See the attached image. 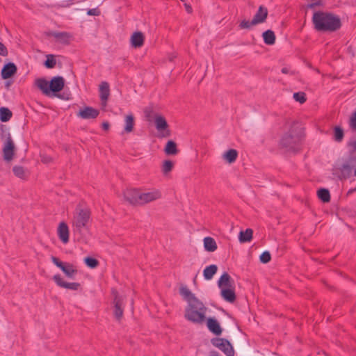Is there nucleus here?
<instances>
[{
	"label": "nucleus",
	"mask_w": 356,
	"mask_h": 356,
	"mask_svg": "<svg viewBox=\"0 0 356 356\" xmlns=\"http://www.w3.org/2000/svg\"><path fill=\"white\" fill-rule=\"evenodd\" d=\"M217 270L218 266L215 264H211L209 266H207L203 271L204 279L207 280H211L213 275L216 273Z\"/></svg>",
	"instance_id": "nucleus-26"
},
{
	"label": "nucleus",
	"mask_w": 356,
	"mask_h": 356,
	"mask_svg": "<svg viewBox=\"0 0 356 356\" xmlns=\"http://www.w3.org/2000/svg\"><path fill=\"white\" fill-rule=\"evenodd\" d=\"M35 86L42 92L45 95H50V81H47L43 78L38 79L35 81Z\"/></svg>",
	"instance_id": "nucleus-23"
},
{
	"label": "nucleus",
	"mask_w": 356,
	"mask_h": 356,
	"mask_svg": "<svg viewBox=\"0 0 356 356\" xmlns=\"http://www.w3.org/2000/svg\"><path fill=\"white\" fill-rule=\"evenodd\" d=\"M207 327L208 329L216 335H220L222 333V328L220 326L219 323L217 320L209 318L207 319Z\"/></svg>",
	"instance_id": "nucleus-24"
},
{
	"label": "nucleus",
	"mask_w": 356,
	"mask_h": 356,
	"mask_svg": "<svg viewBox=\"0 0 356 356\" xmlns=\"http://www.w3.org/2000/svg\"><path fill=\"white\" fill-rule=\"evenodd\" d=\"M343 131L339 127L334 128V140L337 142H341L343 138Z\"/></svg>",
	"instance_id": "nucleus-37"
},
{
	"label": "nucleus",
	"mask_w": 356,
	"mask_h": 356,
	"mask_svg": "<svg viewBox=\"0 0 356 356\" xmlns=\"http://www.w3.org/2000/svg\"><path fill=\"white\" fill-rule=\"evenodd\" d=\"M144 35L140 31L134 33L131 37V45L135 48L141 47L144 44Z\"/></svg>",
	"instance_id": "nucleus-22"
},
{
	"label": "nucleus",
	"mask_w": 356,
	"mask_h": 356,
	"mask_svg": "<svg viewBox=\"0 0 356 356\" xmlns=\"http://www.w3.org/2000/svg\"><path fill=\"white\" fill-rule=\"evenodd\" d=\"M156 130L159 131L161 137H167L170 134V131L168 129V124L165 118L159 115L154 120Z\"/></svg>",
	"instance_id": "nucleus-10"
},
{
	"label": "nucleus",
	"mask_w": 356,
	"mask_h": 356,
	"mask_svg": "<svg viewBox=\"0 0 356 356\" xmlns=\"http://www.w3.org/2000/svg\"><path fill=\"white\" fill-rule=\"evenodd\" d=\"M293 98L296 102H298L300 104L305 103L307 100L306 95L303 92H295L293 94Z\"/></svg>",
	"instance_id": "nucleus-39"
},
{
	"label": "nucleus",
	"mask_w": 356,
	"mask_h": 356,
	"mask_svg": "<svg viewBox=\"0 0 356 356\" xmlns=\"http://www.w3.org/2000/svg\"><path fill=\"white\" fill-rule=\"evenodd\" d=\"M84 261L86 264L91 268H95L99 265V261L92 257H86Z\"/></svg>",
	"instance_id": "nucleus-38"
},
{
	"label": "nucleus",
	"mask_w": 356,
	"mask_h": 356,
	"mask_svg": "<svg viewBox=\"0 0 356 356\" xmlns=\"http://www.w3.org/2000/svg\"><path fill=\"white\" fill-rule=\"evenodd\" d=\"M255 25H256V24H252V20L248 21V20L244 19V20L241 21V22L240 23L239 27L242 29H250L251 26H255Z\"/></svg>",
	"instance_id": "nucleus-42"
},
{
	"label": "nucleus",
	"mask_w": 356,
	"mask_h": 356,
	"mask_svg": "<svg viewBox=\"0 0 356 356\" xmlns=\"http://www.w3.org/2000/svg\"><path fill=\"white\" fill-rule=\"evenodd\" d=\"M124 123V131L126 133H131L133 131L135 125V120L133 114L131 113L125 116Z\"/></svg>",
	"instance_id": "nucleus-25"
},
{
	"label": "nucleus",
	"mask_w": 356,
	"mask_h": 356,
	"mask_svg": "<svg viewBox=\"0 0 356 356\" xmlns=\"http://www.w3.org/2000/svg\"><path fill=\"white\" fill-rule=\"evenodd\" d=\"M173 166L174 163L172 161L170 160H165L163 163L162 172L163 174H167L172 170Z\"/></svg>",
	"instance_id": "nucleus-36"
},
{
	"label": "nucleus",
	"mask_w": 356,
	"mask_h": 356,
	"mask_svg": "<svg viewBox=\"0 0 356 356\" xmlns=\"http://www.w3.org/2000/svg\"><path fill=\"white\" fill-rule=\"evenodd\" d=\"M233 280L227 273H224L218 281V286L220 289L232 287Z\"/></svg>",
	"instance_id": "nucleus-20"
},
{
	"label": "nucleus",
	"mask_w": 356,
	"mask_h": 356,
	"mask_svg": "<svg viewBox=\"0 0 356 356\" xmlns=\"http://www.w3.org/2000/svg\"><path fill=\"white\" fill-rule=\"evenodd\" d=\"M318 197L323 202H328L330 200V191L325 188H321L317 192Z\"/></svg>",
	"instance_id": "nucleus-35"
},
{
	"label": "nucleus",
	"mask_w": 356,
	"mask_h": 356,
	"mask_svg": "<svg viewBox=\"0 0 356 356\" xmlns=\"http://www.w3.org/2000/svg\"><path fill=\"white\" fill-rule=\"evenodd\" d=\"M302 140L301 131L297 123L293 122L289 129L282 137L280 145L287 152H298L300 148Z\"/></svg>",
	"instance_id": "nucleus-3"
},
{
	"label": "nucleus",
	"mask_w": 356,
	"mask_h": 356,
	"mask_svg": "<svg viewBox=\"0 0 356 356\" xmlns=\"http://www.w3.org/2000/svg\"><path fill=\"white\" fill-rule=\"evenodd\" d=\"M179 293L186 301L184 318L193 323L202 324L206 320L207 307L186 286H181Z\"/></svg>",
	"instance_id": "nucleus-1"
},
{
	"label": "nucleus",
	"mask_w": 356,
	"mask_h": 356,
	"mask_svg": "<svg viewBox=\"0 0 356 356\" xmlns=\"http://www.w3.org/2000/svg\"><path fill=\"white\" fill-rule=\"evenodd\" d=\"M0 55L3 56H6L8 55V50H7V48L6 47V46L0 42Z\"/></svg>",
	"instance_id": "nucleus-46"
},
{
	"label": "nucleus",
	"mask_w": 356,
	"mask_h": 356,
	"mask_svg": "<svg viewBox=\"0 0 356 356\" xmlns=\"http://www.w3.org/2000/svg\"><path fill=\"white\" fill-rule=\"evenodd\" d=\"M54 281L56 282V284L64 289H70L73 291H76L80 287V284L78 282H65L60 275H55L53 277Z\"/></svg>",
	"instance_id": "nucleus-14"
},
{
	"label": "nucleus",
	"mask_w": 356,
	"mask_h": 356,
	"mask_svg": "<svg viewBox=\"0 0 356 356\" xmlns=\"http://www.w3.org/2000/svg\"><path fill=\"white\" fill-rule=\"evenodd\" d=\"M99 114V110L91 106H86L78 112L77 116L81 119L89 120L97 118Z\"/></svg>",
	"instance_id": "nucleus-13"
},
{
	"label": "nucleus",
	"mask_w": 356,
	"mask_h": 356,
	"mask_svg": "<svg viewBox=\"0 0 356 356\" xmlns=\"http://www.w3.org/2000/svg\"><path fill=\"white\" fill-rule=\"evenodd\" d=\"M344 170L348 171V173H352L353 171V175L356 176V168L350 167L349 165L344 166Z\"/></svg>",
	"instance_id": "nucleus-48"
},
{
	"label": "nucleus",
	"mask_w": 356,
	"mask_h": 356,
	"mask_svg": "<svg viewBox=\"0 0 356 356\" xmlns=\"http://www.w3.org/2000/svg\"><path fill=\"white\" fill-rule=\"evenodd\" d=\"M17 72V67L13 63L6 64L1 70V77L8 79Z\"/></svg>",
	"instance_id": "nucleus-19"
},
{
	"label": "nucleus",
	"mask_w": 356,
	"mask_h": 356,
	"mask_svg": "<svg viewBox=\"0 0 356 356\" xmlns=\"http://www.w3.org/2000/svg\"><path fill=\"white\" fill-rule=\"evenodd\" d=\"M348 146L350 148L352 152L356 153V139L348 143Z\"/></svg>",
	"instance_id": "nucleus-47"
},
{
	"label": "nucleus",
	"mask_w": 356,
	"mask_h": 356,
	"mask_svg": "<svg viewBox=\"0 0 356 356\" xmlns=\"http://www.w3.org/2000/svg\"><path fill=\"white\" fill-rule=\"evenodd\" d=\"M51 259V261L58 267L67 277L73 278L77 273V270L73 264L70 263H64L54 256H52Z\"/></svg>",
	"instance_id": "nucleus-6"
},
{
	"label": "nucleus",
	"mask_w": 356,
	"mask_h": 356,
	"mask_svg": "<svg viewBox=\"0 0 356 356\" xmlns=\"http://www.w3.org/2000/svg\"><path fill=\"white\" fill-rule=\"evenodd\" d=\"M12 112L7 108H0V120L3 122H8L12 118Z\"/></svg>",
	"instance_id": "nucleus-33"
},
{
	"label": "nucleus",
	"mask_w": 356,
	"mask_h": 356,
	"mask_svg": "<svg viewBox=\"0 0 356 356\" xmlns=\"http://www.w3.org/2000/svg\"><path fill=\"white\" fill-rule=\"evenodd\" d=\"M87 14L90 16H99L101 14L100 10L96 8L92 9H88L87 11Z\"/></svg>",
	"instance_id": "nucleus-45"
},
{
	"label": "nucleus",
	"mask_w": 356,
	"mask_h": 356,
	"mask_svg": "<svg viewBox=\"0 0 356 356\" xmlns=\"http://www.w3.org/2000/svg\"><path fill=\"white\" fill-rule=\"evenodd\" d=\"M161 197V193L158 189H152L147 192H140L139 205H143L157 200Z\"/></svg>",
	"instance_id": "nucleus-7"
},
{
	"label": "nucleus",
	"mask_w": 356,
	"mask_h": 356,
	"mask_svg": "<svg viewBox=\"0 0 356 356\" xmlns=\"http://www.w3.org/2000/svg\"><path fill=\"white\" fill-rule=\"evenodd\" d=\"M112 294L113 296V304H114V316L118 321H120L123 316V302L124 298L120 296L118 291L113 289Z\"/></svg>",
	"instance_id": "nucleus-9"
},
{
	"label": "nucleus",
	"mask_w": 356,
	"mask_h": 356,
	"mask_svg": "<svg viewBox=\"0 0 356 356\" xmlns=\"http://www.w3.org/2000/svg\"><path fill=\"white\" fill-rule=\"evenodd\" d=\"M282 72L283 74H289V73H290V70H289V69L288 67H283L282 69Z\"/></svg>",
	"instance_id": "nucleus-51"
},
{
	"label": "nucleus",
	"mask_w": 356,
	"mask_h": 356,
	"mask_svg": "<svg viewBox=\"0 0 356 356\" xmlns=\"http://www.w3.org/2000/svg\"><path fill=\"white\" fill-rule=\"evenodd\" d=\"M14 175L20 179H25L28 177V173L24 167L20 165H15L13 168Z\"/></svg>",
	"instance_id": "nucleus-32"
},
{
	"label": "nucleus",
	"mask_w": 356,
	"mask_h": 356,
	"mask_svg": "<svg viewBox=\"0 0 356 356\" xmlns=\"http://www.w3.org/2000/svg\"><path fill=\"white\" fill-rule=\"evenodd\" d=\"M204 245L206 250L214 252L217 249V244L211 237H206L204 239Z\"/></svg>",
	"instance_id": "nucleus-28"
},
{
	"label": "nucleus",
	"mask_w": 356,
	"mask_h": 356,
	"mask_svg": "<svg viewBox=\"0 0 356 356\" xmlns=\"http://www.w3.org/2000/svg\"><path fill=\"white\" fill-rule=\"evenodd\" d=\"M238 156V152L234 149H230L223 154V159L229 163H234Z\"/></svg>",
	"instance_id": "nucleus-30"
},
{
	"label": "nucleus",
	"mask_w": 356,
	"mask_h": 356,
	"mask_svg": "<svg viewBox=\"0 0 356 356\" xmlns=\"http://www.w3.org/2000/svg\"><path fill=\"white\" fill-rule=\"evenodd\" d=\"M58 236L63 243H67L69 241V228L65 222H60L58 227Z\"/></svg>",
	"instance_id": "nucleus-18"
},
{
	"label": "nucleus",
	"mask_w": 356,
	"mask_h": 356,
	"mask_svg": "<svg viewBox=\"0 0 356 356\" xmlns=\"http://www.w3.org/2000/svg\"><path fill=\"white\" fill-rule=\"evenodd\" d=\"M165 152L167 155H175L178 152L177 144L172 140H169L165 147Z\"/></svg>",
	"instance_id": "nucleus-31"
},
{
	"label": "nucleus",
	"mask_w": 356,
	"mask_h": 356,
	"mask_svg": "<svg viewBox=\"0 0 356 356\" xmlns=\"http://www.w3.org/2000/svg\"><path fill=\"white\" fill-rule=\"evenodd\" d=\"M40 158H41V161L45 164L50 163L53 161L52 158L50 156L44 154H40Z\"/></svg>",
	"instance_id": "nucleus-44"
},
{
	"label": "nucleus",
	"mask_w": 356,
	"mask_h": 356,
	"mask_svg": "<svg viewBox=\"0 0 356 356\" xmlns=\"http://www.w3.org/2000/svg\"><path fill=\"white\" fill-rule=\"evenodd\" d=\"M253 231L252 229H246L239 234V241L241 243L250 242L252 238Z\"/></svg>",
	"instance_id": "nucleus-29"
},
{
	"label": "nucleus",
	"mask_w": 356,
	"mask_h": 356,
	"mask_svg": "<svg viewBox=\"0 0 356 356\" xmlns=\"http://www.w3.org/2000/svg\"><path fill=\"white\" fill-rule=\"evenodd\" d=\"M321 4H322L321 1H318L316 3H312L309 4V7L312 8H314L315 6H321Z\"/></svg>",
	"instance_id": "nucleus-50"
},
{
	"label": "nucleus",
	"mask_w": 356,
	"mask_h": 356,
	"mask_svg": "<svg viewBox=\"0 0 356 356\" xmlns=\"http://www.w3.org/2000/svg\"><path fill=\"white\" fill-rule=\"evenodd\" d=\"M350 127L353 130L356 131V111L353 113L350 119Z\"/></svg>",
	"instance_id": "nucleus-43"
},
{
	"label": "nucleus",
	"mask_w": 356,
	"mask_h": 356,
	"mask_svg": "<svg viewBox=\"0 0 356 356\" xmlns=\"http://www.w3.org/2000/svg\"><path fill=\"white\" fill-rule=\"evenodd\" d=\"M56 61L53 55H48L44 63V65L47 68H53L55 67Z\"/></svg>",
	"instance_id": "nucleus-40"
},
{
	"label": "nucleus",
	"mask_w": 356,
	"mask_h": 356,
	"mask_svg": "<svg viewBox=\"0 0 356 356\" xmlns=\"http://www.w3.org/2000/svg\"><path fill=\"white\" fill-rule=\"evenodd\" d=\"M185 6H186V11H187L188 13H191V12H192V8H191V6H188V5H186V4Z\"/></svg>",
	"instance_id": "nucleus-52"
},
{
	"label": "nucleus",
	"mask_w": 356,
	"mask_h": 356,
	"mask_svg": "<svg viewBox=\"0 0 356 356\" xmlns=\"http://www.w3.org/2000/svg\"><path fill=\"white\" fill-rule=\"evenodd\" d=\"M263 38L265 44L273 45L275 42V35L271 30H267L263 33Z\"/></svg>",
	"instance_id": "nucleus-27"
},
{
	"label": "nucleus",
	"mask_w": 356,
	"mask_h": 356,
	"mask_svg": "<svg viewBox=\"0 0 356 356\" xmlns=\"http://www.w3.org/2000/svg\"><path fill=\"white\" fill-rule=\"evenodd\" d=\"M102 127L104 130L107 131V130H108V129L110 127V124L108 122H104L102 123Z\"/></svg>",
	"instance_id": "nucleus-49"
},
{
	"label": "nucleus",
	"mask_w": 356,
	"mask_h": 356,
	"mask_svg": "<svg viewBox=\"0 0 356 356\" xmlns=\"http://www.w3.org/2000/svg\"><path fill=\"white\" fill-rule=\"evenodd\" d=\"M90 218V211L87 208L78 205L73 213L72 228L74 232L81 234L85 229Z\"/></svg>",
	"instance_id": "nucleus-4"
},
{
	"label": "nucleus",
	"mask_w": 356,
	"mask_h": 356,
	"mask_svg": "<svg viewBox=\"0 0 356 356\" xmlns=\"http://www.w3.org/2000/svg\"><path fill=\"white\" fill-rule=\"evenodd\" d=\"M260 261L263 264L268 263L271 259V256L269 252L265 251L260 255Z\"/></svg>",
	"instance_id": "nucleus-41"
},
{
	"label": "nucleus",
	"mask_w": 356,
	"mask_h": 356,
	"mask_svg": "<svg viewBox=\"0 0 356 356\" xmlns=\"http://www.w3.org/2000/svg\"><path fill=\"white\" fill-rule=\"evenodd\" d=\"M211 343L214 346L222 350L227 356H234V348L227 339L223 338L213 339Z\"/></svg>",
	"instance_id": "nucleus-8"
},
{
	"label": "nucleus",
	"mask_w": 356,
	"mask_h": 356,
	"mask_svg": "<svg viewBox=\"0 0 356 356\" xmlns=\"http://www.w3.org/2000/svg\"><path fill=\"white\" fill-rule=\"evenodd\" d=\"M314 29L321 32H334L341 26L340 18L331 13L317 11L312 17Z\"/></svg>",
	"instance_id": "nucleus-2"
},
{
	"label": "nucleus",
	"mask_w": 356,
	"mask_h": 356,
	"mask_svg": "<svg viewBox=\"0 0 356 356\" xmlns=\"http://www.w3.org/2000/svg\"><path fill=\"white\" fill-rule=\"evenodd\" d=\"M45 35L47 36H51L56 38V40L63 44H69L70 42V40L72 38V35L71 33L68 32H58V31H49L47 32H45Z\"/></svg>",
	"instance_id": "nucleus-11"
},
{
	"label": "nucleus",
	"mask_w": 356,
	"mask_h": 356,
	"mask_svg": "<svg viewBox=\"0 0 356 356\" xmlns=\"http://www.w3.org/2000/svg\"><path fill=\"white\" fill-rule=\"evenodd\" d=\"M144 113L148 122L154 121L156 118L159 115V114L154 112L153 108L150 106L145 108Z\"/></svg>",
	"instance_id": "nucleus-34"
},
{
	"label": "nucleus",
	"mask_w": 356,
	"mask_h": 356,
	"mask_svg": "<svg viewBox=\"0 0 356 356\" xmlns=\"http://www.w3.org/2000/svg\"><path fill=\"white\" fill-rule=\"evenodd\" d=\"M110 95L109 85L107 82L103 81L99 85V97L102 105L105 106Z\"/></svg>",
	"instance_id": "nucleus-16"
},
{
	"label": "nucleus",
	"mask_w": 356,
	"mask_h": 356,
	"mask_svg": "<svg viewBox=\"0 0 356 356\" xmlns=\"http://www.w3.org/2000/svg\"><path fill=\"white\" fill-rule=\"evenodd\" d=\"M268 16V10L266 8L261 6H259L257 12L254 15L252 19V24H261L264 22Z\"/></svg>",
	"instance_id": "nucleus-17"
},
{
	"label": "nucleus",
	"mask_w": 356,
	"mask_h": 356,
	"mask_svg": "<svg viewBox=\"0 0 356 356\" xmlns=\"http://www.w3.org/2000/svg\"><path fill=\"white\" fill-rule=\"evenodd\" d=\"M65 86V80L62 76H55L50 81V92H58Z\"/></svg>",
	"instance_id": "nucleus-15"
},
{
	"label": "nucleus",
	"mask_w": 356,
	"mask_h": 356,
	"mask_svg": "<svg viewBox=\"0 0 356 356\" xmlns=\"http://www.w3.org/2000/svg\"><path fill=\"white\" fill-rule=\"evenodd\" d=\"M220 295L225 300L231 303L234 302L236 298L233 286L221 289Z\"/></svg>",
	"instance_id": "nucleus-21"
},
{
	"label": "nucleus",
	"mask_w": 356,
	"mask_h": 356,
	"mask_svg": "<svg viewBox=\"0 0 356 356\" xmlns=\"http://www.w3.org/2000/svg\"><path fill=\"white\" fill-rule=\"evenodd\" d=\"M15 150L16 147L15 143L10 134L8 133V136L3 143L2 149L3 158L4 161L6 162L11 161L14 158Z\"/></svg>",
	"instance_id": "nucleus-5"
},
{
	"label": "nucleus",
	"mask_w": 356,
	"mask_h": 356,
	"mask_svg": "<svg viewBox=\"0 0 356 356\" xmlns=\"http://www.w3.org/2000/svg\"><path fill=\"white\" fill-rule=\"evenodd\" d=\"M140 190L138 188H127L124 193V199L132 205H139Z\"/></svg>",
	"instance_id": "nucleus-12"
}]
</instances>
